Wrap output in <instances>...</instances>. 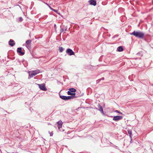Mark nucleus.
I'll list each match as a JSON object with an SVG mask.
<instances>
[{
  "instance_id": "nucleus-21",
  "label": "nucleus",
  "mask_w": 153,
  "mask_h": 153,
  "mask_svg": "<svg viewBox=\"0 0 153 153\" xmlns=\"http://www.w3.org/2000/svg\"><path fill=\"white\" fill-rule=\"evenodd\" d=\"M119 36V35H114L112 38V39H114V38L116 37H118Z\"/></svg>"
},
{
  "instance_id": "nucleus-11",
  "label": "nucleus",
  "mask_w": 153,
  "mask_h": 153,
  "mask_svg": "<svg viewBox=\"0 0 153 153\" xmlns=\"http://www.w3.org/2000/svg\"><path fill=\"white\" fill-rule=\"evenodd\" d=\"M128 133L129 135V137L131 139V141L132 140V131L131 130L128 129L127 130Z\"/></svg>"
},
{
  "instance_id": "nucleus-16",
  "label": "nucleus",
  "mask_w": 153,
  "mask_h": 153,
  "mask_svg": "<svg viewBox=\"0 0 153 153\" xmlns=\"http://www.w3.org/2000/svg\"><path fill=\"white\" fill-rule=\"evenodd\" d=\"M33 71V73L34 72L35 73L36 75L40 72V71L39 70H36Z\"/></svg>"
},
{
  "instance_id": "nucleus-23",
  "label": "nucleus",
  "mask_w": 153,
  "mask_h": 153,
  "mask_svg": "<svg viewBox=\"0 0 153 153\" xmlns=\"http://www.w3.org/2000/svg\"><path fill=\"white\" fill-rule=\"evenodd\" d=\"M76 93L75 92H73L72 93L71 96H75Z\"/></svg>"
},
{
  "instance_id": "nucleus-26",
  "label": "nucleus",
  "mask_w": 153,
  "mask_h": 153,
  "mask_svg": "<svg viewBox=\"0 0 153 153\" xmlns=\"http://www.w3.org/2000/svg\"><path fill=\"white\" fill-rule=\"evenodd\" d=\"M53 11L57 13V12H58V10H55V9H53Z\"/></svg>"
},
{
  "instance_id": "nucleus-7",
  "label": "nucleus",
  "mask_w": 153,
  "mask_h": 153,
  "mask_svg": "<svg viewBox=\"0 0 153 153\" xmlns=\"http://www.w3.org/2000/svg\"><path fill=\"white\" fill-rule=\"evenodd\" d=\"M95 109H96L97 110H98V111H100L103 114H104L103 109L102 107L100 105V104H98V108H96Z\"/></svg>"
},
{
  "instance_id": "nucleus-32",
  "label": "nucleus",
  "mask_w": 153,
  "mask_h": 153,
  "mask_svg": "<svg viewBox=\"0 0 153 153\" xmlns=\"http://www.w3.org/2000/svg\"><path fill=\"white\" fill-rule=\"evenodd\" d=\"M67 28H66L65 29V31H67Z\"/></svg>"
},
{
  "instance_id": "nucleus-1",
  "label": "nucleus",
  "mask_w": 153,
  "mask_h": 153,
  "mask_svg": "<svg viewBox=\"0 0 153 153\" xmlns=\"http://www.w3.org/2000/svg\"><path fill=\"white\" fill-rule=\"evenodd\" d=\"M130 34L140 39H143L145 36V34L144 33L140 31H136L135 30L133 31L132 33H131Z\"/></svg>"
},
{
  "instance_id": "nucleus-6",
  "label": "nucleus",
  "mask_w": 153,
  "mask_h": 153,
  "mask_svg": "<svg viewBox=\"0 0 153 153\" xmlns=\"http://www.w3.org/2000/svg\"><path fill=\"white\" fill-rule=\"evenodd\" d=\"M113 117V120L116 121H117L122 119L123 117L122 116H112Z\"/></svg>"
},
{
  "instance_id": "nucleus-27",
  "label": "nucleus",
  "mask_w": 153,
  "mask_h": 153,
  "mask_svg": "<svg viewBox=\"0 0 153 153\" xmlns=\"http://www.w3.org/2000/svg\"><path fill=\"white\" fill-rule=\"evenodd\" d=\"M100 79H98V80H97L96 82H97V83H99L100 82Z\"/></svg>"
},
{
  "instance_id": "nucleus-28",
  "label": "nucleus",
  "mask_w": 153,
  "mask_h": 153,
  "mask_svg": "<svg viewBox=\"0 0 153 153\" xmlns=\"http://www.w3.org/2000/svg\"><path fill=\"white\" fill-rule=\"evenodd\" d=\"M100 79V81L101 80H104V77H102Z\"/></svg>"
},
{
  "instance_id": "nucleus-18",
  "label": "nucleus",
  "mask_w": 153,
  "mask_h": 153,
  "mask_svg": "<svg viewBox=\"0 0 153 153\" xmlns=\"http://www.w3.org/2000/svg\"><path fill=\"white\" fill-rule=\"evenodd\" d=\"M31 42V41L30 40H28L26 42V43L27 45H29Z\"/></svg>"
},
{
  "instance_id": "nucleus-31",
  "label": "nucleus",
  "mask_w": 153,
  "mask_h": 153,
  "mask_svg": "<svg viewBox=\"0 0 153 153\" xmlns=\"http://www.w3.org/2000/svg\"><path fill=\"white\" fill-rule=\"evenodd\" d=\"M54 28H56V25L55 24H54Z\"/></svg>"
},
{
  "instance_id": "nucleus-17",
  "label": "nucleus",
  "mask_w": 153,
  "mask_h": 153,
  "mask_svg": "<svg viewBox=\"0 0 153 153\" xmlns=\"http://www.w3.org/2000/svg\"><path fill=\"white\" fill-rule=\"evenodd\" d=\"M64 50L63 48L62 47H59V50L60 52H62Z\"/></svg>"
},
{
  "instance_id": "nucleus-14",
  "label": "nucleus",
  "mask_w": 153,
  "mask_h": 153,
  "mask_svg": "<svg viewBox=\"0 0 153 153\" xmlns=\"http://www.w3.org/2000/svg\"><path fill=\"white\" fill-rule=\"evenodd\" d=\"M59 97L65 101H67V96L63 95H59Z\"/></svg>"
},
{
  "instance_id": "nucleus-25",
  "label": "nucleus",
  "mask_w": 153,
  "mask_h": 153,
  "mask_svg": "<svg viewBox=\"0 0 153 153\" xmlns=\"http://www.w3.org/2000/svg\"><path fill=\"white\" fill-rule=\"evenodd\" d=\"M64 31V29L63 28H61L60 30V33Z\"/></svg>"
},
{
  "instance_id": "nucleus-4",
  "label": "nucleus",
  "mask_w": 153,
  "mask_h": 153,
  "mask_svg": "<svg viewBox=\"0 0 153 153\" xmlns=\"http://www.w3.org/2000/svg\"><path fill=\"white\" fill-rule=\"evenodd\" d=\"M37 85L39 86V87L40 90L43 91H46L47 90V89L45 86V85L44 83L42 84H37Z\"/></svg>"
},
{
  "instance_id": "nucleus-2",
  "label": "nucleus",
  "mask_w": 153,
  "mask_h": 153,
  "mask_svg": "<svg viewBox=\"0 0 153 153\" xmlns=\"http://www.w3.org/2000/svg\"><path fill=\"white\" fill-rule=\"evenodd\" d=\"M18 54L20 56H23L25 53V51L23 48L21 47L18 48L17 50Z\"/></svg>"
},
{
  "instance_id": "nucleus-30",
  "label": "nucleus",
  "mask_w": 153,
  "mask_h": 153,
  "mask_svg": "<svg viewBox=\"0 0 153 153\" xmlns=\"http://www.w3.org/2000/svg\"><path fill=\"white\" fill-rule=\"evenodd\" d=\"M49 6V8H50V9L51 10H53V9L52 8H51L50 6Z\"/></svg>"
},
{
  "instance_id": "nucleus-15",
  "label": "nucleus",
  "mask_w": 153,
  "mask_h": 153,
  "mask_svg": "<svg viewBox=\"0 0 153 153\" xmlns=\"http://www.w3.org/2000/svg\"><path fill=\"white\" fill-rule=\"evenodd\" d=\"M68 90L71 92H75L76 91V90L73 88H69Z\"/></svg>"
},
{
  "instance_id": "nucleus-29",
  "label": "nucleus",
  "mask_w": 153,
  "mask_h": 153,
  "mask_svg": "<svg viewBox=\"0 0 153 153\" xmlns=\"http://www.w3.org/2000/svg\"><path fill=\"white\" fill-rule=\"evenodd\" d=\"M53 132H51V133H50V136H53Z\"/></svg>"
},
{
  "instance_id": "nucleus-20",
  "label": "nucleus",
  "mask_w": 153,
  "mask_h": 153,
  "mask_svg": "<svg viewBox=\"0 0 153 153\" xmlns=\"http://www.w3.org/2000/svg\"><path fill=\"white\" fill-rule=\"evenodd\" d=\"M67 94L68 95H71H71H72V92H71L70 91H69V90L67 92Z\"/></svg>"
},
{
  "instance_id": "nucleus-24",
  "label": "nucleus",
  "mask_w": 153,
  "mask_h": 153,
  "mask_svg": "<svg viewBox=\"0 0 153 153\" xmlns=\"http://www.w3.org/2000/svg\"><path fill=\"white\" fill-rule=\"evenodd\" d=\"M19 21H23V19L22 17H20L19 18Z\"/></svg>"
},
{
  "instance_id": "nucleus-8",
  "label": "nucleus",
  "mask_w": 153,
  "mask_h": 153,
  "mask_svg": "<svg viewBox=\"0 0 153 153\" xmlns=\"http://www.w3.org/2000/svg\"><path fill=\"white\" fill-rule=\"evenodd\" d=\"M88 2L90 5L95 6L97 4L96 1L95 0H89Z\"/></svg>"
},
{
  "instance_id": "nucleus-13",
  "label": "nucleus",
  "mask_w": 153,
  "mask_h": 153,
  "mask_svg": "<svg viewBox=\"0 0 153 153\" xmlns=\"http://www.w3.org/2000/svg\"><path fill=\"white\" fill-rule=\"evenodd\" d=\"M117 50L119 52H121L123 51V47L121 46L118 47L117 48Z\"/></svg>"
},
{
  "instance_id": "nucleus-19",
  "label": "nucleus",
  "mask_w": 153,
  "mask_h": 153,
  "mask_svg": "<svg viewBox=\"0 0 153 153\" xmlns=\"http://www.w3.org/2000/svg\"><path fill=\"white\" fill-rule=\"evenodd\" d=\"M143 39V40H145L146 42L148 43H149L150 42V41L149 40H148L147 39L145 38L144 37H143V39Z\"/></svg>"
},
{
  "instance_id": "nucleus-9",
  "label": "nucleus",
  "mask_w": 153,
  "mask_h": 153,
  "mask_svg": "<svg viewBox=\"0 0 153 153\" xmlns=\"http://www.w3.org/2000/svg\"><path fill=\"white\" fill-rule=\"evenodd\" d=\"M9 45L13 47L15 45V43L13 39H10L8 42Z\"/></svg>"
},
{
  "instance_id": "nucleus-22",
  "label": "nucleus",
  "mask_w": 153,
  "mask_h": 153,
  "mask_svg": "<svg viewBox=\"0 0 153 153\" xmlns=\"http://www.w3.org/2000/svg\"><path fill=\"white\" fill-rule=\"evenodd\" d=\"M115 112H117V113H119V114H123L122 113L119 111L118 110H115Z\"/></svg>"
},
{
  "instance_id": "nucleus-10",
  "label": "nucleus",
  "mask_w": 153,
  "mask_h": 153,
  "mask_svg": "<svg viewBox=\"0 0 153 153\" xmlns=\"http://www.w3.org/2000/svg\"><path fill=\"white\" fill-rule=\"evenodd\" d=\"M36 75L35 73L33 71L30 72L29 73V76L28 77V79H30L31 77H33L35 76Z\"/></svg>"
},
{
  "instance_id": "nucleus-12",
  "label": "nucleus",
  "mask_w": 153,
  "mask_h": 153,
  "mask_svg": "<svg viewBox=\"0 0 153 153\" xmlns=\"http://www.w3.org/2000/svg\"><path fill=\"white\" fill-rule=\"evenodd\" d=\"M78 97V96H67L66 99L67 101L68 100H69L73 99L74 98H77Z\"/></svg>"
},
{
  "instance_id": "nucleus-3",
  "label": "nucleus",
  "mask_w": 153,
  "mask_h": 153,
  "mask_svg": "<svg viewBox=\"0 0 153 153\" xmlns=\"http://www.w3.org/2000/svg\"><path fill=\"white\" fill-rule=\"evenodd\" d=\"M62 124L63 123L61 120H60L59 121H58L57 122V127L60 131H64V129L62 130Z\"/></svg>"
},
{
  "instance_id": "nucleus-33",
  "label": "nucleus",
  "mask_w": 153,
  "mask_h": 153,
  "mask_svg": "<svg viewBox=\"0 0 153 153\" xmlns=\"http://www.w3.org/2000/svg\"><path fill=\"white\" fill-rule=\"evenodd\" d=\"M130 142V143H132V140L131 141V140Z\"/></svg>"
},
{
  "instance_id": "nucleus-5",
  "label": "nucleus",
  "mask_w": 153,
  "mask_h": 153,
  "mask_svg": "<svg viewBox=\"0 0 153 153\" xmlns=\"http://www.w3.org/2000/svg\"><path fill=\"white\" fill-rule=\"evenodd\" d=\"M66 53L69 56L74 55V52L73 50L70 48H68L66 50Z\"/></svg>"
}]
</instances>
